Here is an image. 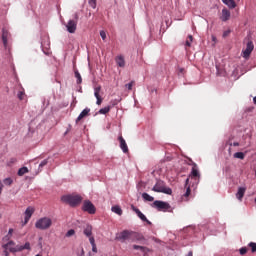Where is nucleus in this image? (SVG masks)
Here are the masks:
<instances>
[{"instance_id": "1", "label": "nucleus", "mask_w": 256, "mask_h": 256, "mask_svg": "<svg viewBox=\"0 0 256 256\" xmlns=\"http://www.w3.org/2000/svg\"><path fill=\"white\" fill-rule=\"evenodd\" d=\"M152 191L155 193H164L165 195H172L173 190L165 185V181L157 180L153 186Z\"/></svg>"}, {"instance_id": "2", "label": "nucleus", "mask_w": 256, "mask_h": 256, "mask_svg": "<svg viewBox=\"0 0 256 256\" xmlns=\"http://www.w3.org/2000/svg\"><path fill=\"white\" fill-rule=\"evenodd\" d=\"M63 203H67L71 207H77L83 201V198L80 195H64L61 197Z\"/></svg>"}, {"instance_id": "3", "label": "nucleus", "mask_w": 256, "mask_h": 256, "mask_svg": "<svg viewBox=\"0 0 256 256\" xmlns=\"http://www.w3.org/2000/svg\"><path fill=\"white\" fill-rule=\"evenodd\" d=\"M51 225H53V220L49 217H42L38 219L35 223L36 229H40L41 231H46V229H50Z\"/></svg>"}, {"instance_id": "4", "label": "nucleus", "mask_w": 256, "mask_h": 256, "mask_svg": "<svg viewBox=\"0 0 256 256\" xmlns=\"http://www.w3.org/2000/svg\"><path fill=\"white\" fill-rule=\"evenodd\" d=\"M192 165H193V167H192L191 174L186 179V184H185L186 187H187V185H189V181H191V179H194V181H196V183H199V179L201 178V174H199V170L197 169V164L195 162H193Z\"/></svg>"}, {"instance_id": "5", "label": "nucleus", "mask_w": 256, "mask_h": 256, "mask_svg": "<svg viewBox=\"0 0 256 256\" xmlns=\"http://www.w3.org/2000/svg\"><path fill=\"white\" fill-rule=\"evenodd\" d=\"M9 37H11V33L9 30H2V42L6 51H8L9 55H11V45H9Z\"/></svg>"}, {"instance_id": "6", "label": "nucleus", "mask_w": 256, "mask_h": 256, "mask_svg": "<svg viewBox=\"0 0 256 256\" xmlns=\"http://www.w3.org/2000/svg\"><path fill=\"white\" fill-rule=\"evenodd\" d=\"M153 207H155L158 211H169L171 209V205L168 202H163L161 200H156L153 202Z\"/></svg>"}, {"instance_id": "7", "label": "nucleus", "mask_w": 256, "mask_h": 256, "mask_svg": "<svg viewBox=\"0 0 256 256\" xmlns=\"http://www.w3.org/2000/svg\"><path fill=\"white\" fill-rule=\"evenodd\" d=\"M82 211H85L86 213H89L90 215H95L97 209L95 208V205L91 203V201L86 200L83 202Z\"/></svg>"}, {"instance_id": "8", "label": "nucleus", "mask_w": 256, "mask_h": 256, "mask_svg": "<svg viewBox=\"0 0 256 256\" xmlns=\"http://www.w3.org/2000/svg\"><path fill=\"white\" fill-rule=\"evenodd\" d=\"M137 233L136 232H131L129 230H124L120 233L119 238L122 241H127V239H133L134 237H137Z\"/></svg>"}, {"instance_id": "9", "label": "nucleus", "mask_w": 256, "mask_h": 256, "mask_svg": "<svg viewBox=\"0 0 256 256\" xmlns=\"http://www.w3.org/2000/svg\"><path fill=\"white\" fill-rule=\"evenodd\" d=\"M131 209H132V211H135L136 215L139 217V219H141V221H144L148 225H151V221H149L147 219V217L143 213H141V210H139L137 207H135L133 205L131 206Z\"/></svg>"}, {"instance_id": "10", "label": "nucleus", "mask_w": 256, "mask_h": 256, "mask_svg": "<svg viewBox=\"0 0 256 256\" xmlns=\"http://www.w3.org/2000/svg\"><path fill=\"white\" fill-rule=\"evenodd\" d=\"M68 33H75L77 31V20H69L66 24Z\"/></svg>"}, {"instance_id": "11", "label": "nucleus", "mask_w": 256, "mask_h": 256, "mask_svg": "<svg viewBox=\"0 0 256 256\" xmlns=\"http://www.w3.org/2000/svg\"><path fill=\"white\" fill-rule=\"evenodd\" d=\"M253 49H255V46L253 45L252 41H249L247 43L246 49L243 50V57L247 59V57H249V55H251V53L253 52Z\"/></svg>"}, {"instance_id": "12", "label": "nucleus", "mask_w": 256, "mask_h": 256, "mask_svg": "<svg viewBox=\"0 0 256 256\" xmlns=\"http://www.w3.org/2000/svg\"><path fill=\"white\" fill-rule=\"evenodd\" d=\"M34 213H35V208L33 207H28L25 210L24 225H27V223H29V219H31Z\"/></svg>"}, {"instance_id": "13", "label": "nucleus", "mask_w": 256, "mask_h": 256, "mask_svg": "<svg viewBox=\"0 0 256 256\" xmlns=\"http://www.w3.org/2000/svg\"><path fill=\"white\" fill-rule=\"evenodd\" d=\"M220 19L223 22L229 21L231 19V11H229V9L227 8H223L222 13L220 15Z\"/></svg>"}, {"instance_id": "14", "label": "nucleus", "mask_w": 256, "mask_h": 256, "mask_svg": "<svg viewBox=\"0 0 256 256\" xmlns=\"http://www.w3.org/2000/svg\"><path fill=\"white\" fill-rule=\"evenodd\" d=\"M101 86L94 87V97H96L97 101L96 103L98 105H101L103 103V98H101Z\"/></svg>"}, {"instance_id": "15", "label": "nucleus", "mask_w": 256, "mask_h": 256, "mask_svg": "<svg viewBox=\"0 0 256 256\" xmlns=\"http://www.w3.org/2000/svg\"><path fill=\"white\" fill-rule=\"evenodd\" d=\"M118 139L120 142V148L122 149L123 153H129V147L127 146V142H125L123 136H120Z\"/></svg>"}, {"instance_id": "16", "label": "nucleus", "mask_w": 256, "mask_h": 256, "mask_svg": "<svg viewBox=\"0 0 256 256\" xmlns=\"http://www.w3.org/2000/svg\"><path fill=\"white\" fill-rule=\"evenodd\" d=\"M30 250L31 244L29 242H26L25 245H17L16 248H11V251H23V250Z\"/></svg>"}, {"instance_id": "17", "label": "nucleus", "mask_w": 256, "mask_h": 256, "mask_svg": "<svg viewBox=\"0 0 256 256\" xmlns=\"http://www.w3.org/2000/svg\"><path fill=\"white\" fill-rule=\"evenodd\" d=\"M4 249L9 250L10 253H17L18 251H12L11 249H16L17 246H15V242L9 241L7 244L3 245Z\"/></svg>"}, {"instance_id": "18", "label": "nucleus", "mask_w": 256, "mask_h": 256, "mask_svg": "<svg viewBox=\"0 0 256 256\" xmlns=\"http://www.w3.org/2000/svg\"><path fill=\"white\" fill-rule=\"evenodd\" d=\"M91 109L89 108H85L77 117L76 119V123H79V121H81V119H84V117H87V115H89Z\"/></svg>"}, {"instance_id": "19", "label": "nucleus", "mask_w": 256, "mask_h": 256, "mask_svg": "<svg viewBox=\"0 0 256 256\" xmlns=\"http://www.w3.org/2000/svg\"><path fill=\"white\" fill-rule=\"evenodd\" d=\"M245 191H247V188L240 187L238 189V192L236 193V197L239 201H242L243 197H245Z\"/></svg>"}, {"instance_id": "20", "label": "nucleus", "mask_w": 256, "mask_h": 256, "mask_svg": "<svg viewBox=\"0 0 256 256\" xmlns=\"http://www.w3.org/2000/svg\"><path fill=\"white\" fill-rule=\"evenodd\" d=\"M84 235H86V237H89V239H91V235H93V226L92 225H86V227L84 228L83 231Z\"/></svg>"}, {"instance_id": "21", "label": "nucleus", "mask_w": 256, "mask_h": 256, "mask_svg": "<svg viewBox=\"0 0 256 256\" xmlns=\"http://www.w3.org/2000/svg\"><path fill=\"white\" fill-rule=\"evenodd\" d=\"M115 62H116V65H118V67H125V57H123L122 55L120 56H117L115 58Z\"/></svg>"}, {"instance_id": "22", "label": "nucleus", "mask_w": 256, "mask_h": 256, "mask_svg": "<svg viewBox=\"0 0 256 256\" xmlns=\"http://www.w3.org/2000/svg\"><path fill=\"white\" fill-rule=\"evenodd\" d=\"M222 2L224 3V5H227L229 9H235V7H237L235 0H222Z\"/></svg>"}, {"instance_id": "23", "label": "nucleus", "mask_w": 256, "mask_h": 256, "mask_svg": "<svg viewBox=\"0 0 256 256\" xmlns=\"http://www.w3.org/2000/svg\"><path fill=\"white\" fill-rule=\"evenodd\" d=\"M189 195H191V188L188 186L186 188V192L184 193V195L182 196V200L183 201H189Z\"/></svg>"}, {"instance_id": "24", "label": "nucleus", "mask_w": 256, "mask_h": 256, "mask_svg": "<svg viewBox=\"0 0 256 256\" xmlns=\"http://www.w3.org/2000/svg\"><path fill=\"white\" fill-rule=\"evenodd\" d=\"M28 172H29V168H27V167H22V168H20V169L18 170L17 175H18L19 177H23V175H25V174L28 173Z\"/></svg>"}, {"instance_id": "25", "label": "nucleus", "mask_w": 256, "mask_h": 256, "mask_svg": "<svg viewBox=\"0 0 256 256\" xmlns=\"http://www.w3.org/2000/svg\"><path fill=\"white\" fill-rule=\"evenodd\" d=\"M142 198L144 199V201H149V202L155 201V198L153 196L145 192L142 194Z\"/></svg>"}, {"instance_id": "26", "label": "nucleus", "mask_w": 256, "mask_h": 256, "mask_svg": "<svg viewBox=\"0 0 256 256\" xmlns=\"http://www.w3.org/2000/svg\"><path fill=\"white\" fill-rule=\"evenodd\" d=\"M89 241H90V245L92 246L93 253H97V245L95 244V238L90 237Z\"/></svg>"}, {"instance_id": "27", "label": "nucleus", "mask_w": 256, "mask_h": 256, "mask_svg": "<svg viewBox=\"0 0 256 256\" xmlns=\"http://www.w3.org/2000/svg\"><path fill=\"white\" fill-rule=\"evenodd\" d=\"M112 212L116 213V215H123V210L119 206H113Z\"/></svg>"}, {"instance_id": "28", "label": "nucleus", "mask_w": 256, "mask_h": 256, "mask_svg": "<svg viewBox=\"0 0 256 256\" xmlns=\"http://www.w3.org/2000/svg\"><path fill=\"white\" fill-rule=\"evenodd\" d=\"M74 75H75V77L77 79V84L81 85L83 83V78H81V74L79 73V71L76 70L74 72Z\"/></svg>"}, {"instance_id": "29", "label": "nucleus", "mask_w": 256, "mask_h": 256, "mask_svg": "<svg viewBox=\"0 0 256 256\" xmlns=\"http://www.w3.org/2000/svg\"><path fill=\"white\" fill-rule=\"evenodd\" d=\"M111 111V106H107L104 108H101L99 110L100 115H107V113H109Z\"/></svg>"}, {"instance_id": "30", "label": "nucleus", "mask_w": 256, "mask_h": 256, "mask_svg": "<svg viewBox=\"0 0 256 256\" xmlns=\"http://www.w3.org/2000/svg\"><path fill=\"white\" fill-rule=\"evenodd\" d=\"M133 249L139 250L142 253H147L148 249L145 246L133 245Z\"/></svg>"}, {"instance_id": "31", "label": "nucleus", "mask_w": 256, "mask_h": 256, "mask_svg": "<svg viewBox=\"0 0 256 256\" xmlns=\"http://www.w3.org/2000/svg\"><path fill=\"white\" fill-rule=\"evenodd\" d=\"M193 43V36L189 35L185 42V47H191V44Z\"/></svg>"}, {"instance_id": "32", "label": "nucleus", "mask_w": 256, "mask_h": 256, "mask_svg": "<svg viewBox=\"0 0 256 256\" xmlns=\"http://www.w3.org/2000/svg\"><path fill=\"white\" fill-rule=\"evenodd\" d=\"M234 158L235 159H245V153H243V152H236L234 154Z\"/></svg>"}, {"instance_id": "33", "label": "nucleus", "mask_w": 256, "mask_h": 256, "mask_svg": "<svg viewBox=\"0 0 256 256\" xmlns=\"http://www.w3.org/2000/svg\"><path fill=\"white\" fill-rule=\"evenodd\" d=\"M3 183H4V185L11 187V185H13V180L10 177H8L3 180Z\"/></svg>"}, {"instance_id": "34", "label": "nucleus", "mask_w": 256, "mask_h": 256, "mask_svg": "<svg viewBox=\"0 0 256 256\" xmlns=\"http://www.w3.org/2000/svg\"><path fill=\"white\" fill-rule=\"evenodd\" d=\"M88 4L90 7H92V9H97V0H89Z\"/></svg>"}, {"instance_id": "35", "label": "nucleus", "mask_w": 256, "mask_h": 256, "mask_svg": "<svg viewBox=\"0 0 256 256\" xmlns=\"http://www.w3.org/2000/svg\"><path fill=\"white\" fill-rule=\"evenodd\" d=\"M133 85H135L134 80H132L130 83L126 84L125 87H126V89H128V91H132L133 90Z\"/></svg>"}, {"instance_id": "36", "label": "nucleus", "mask_w": 256, "mask_h": 256, "mask_svg": "<svg viewBox=\"0 0 256 256\" xmlns=\"http://www.w3.org/2000/svg\"><path fill=\"white\" fill-rule=\"evenodd\" d=\"M248 247H250L252 253H256V243L255 242H250L248 244Z\"/></svg>"}, {"instance_id": "37", "label": "nucleus", "mask_w": 256, "mask_h": 256, "mask_svg": "<svg viewBox=\"0 0 256 256\" xmlns=\"http://www.w3.org/2000/svg\"><path fill=\"white\" fill-rule=\"evenodd\" d=\"M16 161H17V158H10L7 162L8 167H11L12 165H15Z\"/></svg>"}, {"instance_id": "38", "label": "nucleus", "mask_w": 256, "mask_h": 256, "mask_svg": "<svg viewBox=\"0 0 256 256\" xmlns=\"http://www.w3.org/2000/svg\"><path fill=\"white\" fill-rule=\"evenodd\" d=\"M73 235H75V230L73 229L68 230L66 233V237H73Z\"/></svg>"}, {"instance_id": "39", "label": "nucleus", "mask_w": 256, "mask_h": 256, "mask_svg": "<svg viewBox=\"0 0 256 256\" xmlns=\"http://www.w3.org/2000/svg\"><path fill=\"white\" fill-rule=\"evenodd\" d=\"M100 37L103 39V41H105V39H107V34L105 33L104 30L100 31Z\"/></svg>"}, {"instance_id": "40", "label": "nucleus", "mask_w": 256, "mask_h": 256, "mask_svg": "<svg viewBox=\"0 0 256 256\" xmlns=\"http://www.w3.org/2000/svg\"><path fill=\"white\" fill-rule=\"evenodd\" d=\"M23 97H25V92L20 91V92L18 93V99H20V101H23Z\"/></svg>"}, {"instance_id": "41", "label": "nucleus", "mask_w": 256, "mask_h": 256, "mask_svg": "<svg viewBox=\"0 0 256 256\" xmlns=\"http://www.w3.org/2000/svg\"><path fill=\"white\" fill-rule=\"evenodd\" d=\"M47 163H49V161L47 159L43 160L40 164H39V167L40 168H43L45 167V165H47Z\"/></svg>"}, {"instance_id": "42", "label": "nucleus", "mask_w": 256, "mask_h": 256, "mask_svg": "<svg viewBox=\"0 0 256 256\" xmlns=\"http://www.w3.org/2000/svg\"><path fill=\"white\" fill-rule=\"evenodd\" d=\"M240 255H245L247 253V247L240 248Z\"/></svg>"}, {"instance_id": "43", "label": "nucleus", "mask_w": 256, "mask_h": 256, "mask_svg": "<svg viewBox=\"0 0 256 256\" xmlns=\"http://www.w3.org/2000/svg\"><path fill=\"white\" fill-rule=\"evenodd\" d=\"M231 33V30H227L223 33V37H229V34Z\"/></svg>"}, {"instance_id": "44", "label": "nucleus", "mask_w": 256, "mask_h": 256, "mask_svg": "<svg viewBox=\"0 0 256 256\" xmlns=\"http://www.w3.org/2000/svg\"><path fill=\"white\" fill-rule=\"evenodd\" d=\"M3 193V182L0 180V195Z\"/></svg>"}, {"instance_id": "45", "label": "nucleus", "mask_w": 256, "mask_h": 256, "mask_svg": "<svg viewBox=\"0 0 256 256\" xmlns=\"http://www.w3.org/2000/svg\"><path fill=\"white\" fill-rule=\"evenodd\" d=\"M178 71H179V74H180V75H183V74L185 73V69H183V68H179Z\"/></svg>"}, {"instance_id": "46", "label": "nucleus", "mask_w": 256, "mask_h": 256, "mask_svg": "<svg viewBox=\"0 0 256 256\" xmlns=\"http://www.w3.org/2000/svg\"><path fill=\"white\" fill-rule=\"evenodd\" d=\"M230 145H233V147H239V142H233L232 144Z\"/></svg>"}, {"instance_id": "47", "label": "nucleus", "mask_w": 256, "mask_h": 256, "mask_svg": "<svg viewBox=\"0 0 256 256\" xmlns=\"http://www.w3.org/2000/svg\"><path fill=\"white\" fill-rule=\"evenodd\" d=\"M4 255L9 256V251L7 249H4Z\"/></svg>"}, {"instance_id": "48", "label": "nucleus", "mask_w": 256, "mask_h": 256, "mask_svg": "<svg viewBox=\"0 0 256 256\" xmlns=\"http://www.w3.org/2000/svg\"><path fill=\"white\" fill-rule=\"evenodd\" d=\"M9 235H11L12 233H13V229L11 228V229H9Z\"/></svg>"}, {"instance_id": "49", "label": "nucleus", "mask_w": 256, "mask_h": 256, "mask_svg": "<svg viewBox=\"0 0 256 256\" xmlns=\"http://www.w3.org/2000/svg\"><path fill=\"white\" fill-rule=\"evenodd\" d=\"M187 256H193V252L192 251L188 252Z\"/></svg>"}, {"instance_id": "50", "label": "nucleus", "mask_w": 256, "mask_h": 256, "mask_svg": "<svg viewBox=\"0 0 256 256\" xmlns=\"http://www.w3.org/2000/svg\"><path fill=\"white\" fill-rule=\"evenodd\" d=\"M254 104L256 105V96L253 98Z\"/></svg>"}, {"instance_id": "51", "label": "nucleus", "mask_w": 256, "mask_h": 256, "mask_svg": "<svg viewBox=\"0 0 256 256\" xmlns=\"http://www.w3.org/2000/svg\"><path fill=\"white\" fill-rule=\"evenodd\" d=\"M138 237H139V234L137 235V237H134L133 239H139Z\"/></svg>"}, {"instance_id": "52", "label": "nucleus", "mask_w": 256, "mask_h": 256, "mask_svg": "<svg viewBox=\"0 0 256 256\" xmlns=\"http://www.w3.org/2000/svg\"><path fill=\"white\" fill-rule=\"evenodd\" d=\"M36 256H41V255L37 254Z\"/></svg>"}, {"instance_id": "53", "label": "nucleus", "mask_w": 256, "mask_h": 256, "mask_svg": "<svg viewBox=\"0 0 256 256\" xmlns=\"http://www.w3.org/2000/svg\"><path fill=\"white\" fill-rule=\"evenodd\" d=\"M82 253H84L83 249H82Z\"/></svg>"}]
</instances>
